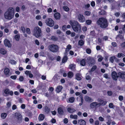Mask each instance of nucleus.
Instances as JSON below:
<instances>
[{
	"instance_id": "2",
	"label": "nucleus",
	"mask_w": 125,
	"mask_h": 125,
	"mask_svg": "<svg viewBox=\"0 0 125 125\" xmlns=\"http://www.w3.org/2000/svg\"><path fill=\"white\" fill-rule=\"evenodd\" d=\"M14 15V9L12 7L9 8L4 14L5 18L6 19L11 20L13 18Z\"/></svg>"
},
{
	"instance_id": "27",
	"label": "nucleus",
	"mask_w": 125,
	"mask_h": 125,
	"mask_svg": "<svg viewBox=\"0 0 125 125\" xmlns=\"http://www.w3.org/2000/svg\"><path fill=\"white\" fill-rule=\"evenodd\" d=\"M72 46L70 44H68L67 46L66 49L65 51L66 52H68L71 49Z\"/></svg>"
},
{
	"instance_id": "31",
	"label": "nucleus",
	"mask_w": 125,
	"mask_h": 125,
	"mask_svg": "<svg viewBox=\"0 0 125 125\" xmlns=\"http://www.w3.org/2000/svg\"><path fill=\"white\" fill-rule=\"evenodd\" d=\"M70 118H71L73 119H77V116L76 115H71L70 116Z\"/></svg>"
},
{
	"instance_id": "25",
	"label": "nucleus",
	"mask_w": 125,
	"mask_h": 125,
	"mask_svg": "<svg viewBox=\"0 0 125 125\" xmlns=\"http://www.w3.org/2000/svg\"><path fill=\"white\" fill-rule=\"evenodd\" d=\"M10 70L8 68H5L4 70V73L6 75L9 74V73Z\"/></svg>"
},
{
	"instance_id": "38",
	"label": "nucleus",
	"mask_w": 125,
	"mask_h": 125,
	"mask_svg": "<svg viewBox=\"0 0 125 125\" xmlns=\"http://www.w3.org/2000/svg\"><path fill=\"white\" fill-rule=\"evenodd\" d=\"M115 57L114 56L111 57L110 59V62L112 63L113 62L114 60L115 59Z\"/></svg>"
},
{
	"instance_id": "22",
	"label": "nucleus",
	"mask_w": 125,
	"mask_h": 125,
	"mask_svg": "<svg viewBox=\"0 0 125 125\" xmlns=\"http://www.w3.org/2000/svg\"><path fill=\"white\" fill-rule=\"evenodd\" d=\"M58 112L60 115H62L63 114V111L61 107H59L58 109Z\"/></svg>"
},
{
	"instance_id": "20",
	"label": "nucleus",
	"mask_w": 125,
	"mask_h": 125,
	"mask_svg": "<svg viewBox=\"0 0 125 125\" xmlns=\"http://www.w3.org/2000/svg\"><path fill=\"white\" fill-rule=\"evenodd\" d=\"M45 118L44 115L42 114L40 115L39 117V121H42Z\"/></svg>"
},
{
	"instance_id": "13",
	"label": "nucleus",
	"mask_w": 125,
	"mask_h": 125,
	"mask_svg": "<svg viewBox=\"0 0 125 125\" xmlns=\"http://www.w3.org/2000/svg\"><path fill=\"white\" fill-rule=\"evenodd\" d=\"M85 101L88 102H91L93 100L92 98L87 96H86L84 97Z\"/></svg>"
},
{
	"instance_id": "60",
	"label": "nucleus",
	"mask_w": 125,
	"mask_h": 125,
	"mask_svg": "<svg viewBox=\"0 0 125 125\" xmlns=\"http://www.w3.org/2000/svg\"><path fill=\"white\" fill-rule=\"evenodd\" d=\"M10 78L13 79H15L17 78V76L16 75L11 76Z\"/></svg>"
},
{
	"instance_id": "18",
	"label": "nucleus",
	"mask_w": 125,
	"mask_h": 125,
	"mask_svg": "<svg viewBox=\"0 0 125 125\" xmlns=\"http://www.w3.org/2000/svg\"><path fill=\"white\" fill-rule=\"evenodd\" d=\"M63 87L62 86L59 85L56 88V91L57 93H59L61 92Z\"/></svg>"
},
{
	"instance_id": "3",
	"label": "nucleus",
	"mask_w": 125,
	"mask_h": 125,
	"mask_svg": "<svg viewBox=\"0 0 125 125\" xmlns=\"http://www.w3.org/2000/svg\"><path fill=\"white\" fill-rule=\"evenodd\" d=\"M70 24L74 31L77 33L80 32L81 30V26L77 22L70 21Z\"/></svg>"
},
{
	"instance_id": "26",
	"label": "nucleus",
	"mask_w": 125,
	"mask_h": 125,
	"mask_svg": "<svg viewBox=\"0 0 125 125\" xmlns=\"http://www.w3.org/2000/svg\"><path fill=\"white\" fill-rule=\"evenodd\" d=\"M73 73L71 72H69L67 74V76L68 77L71 78L73 76Z\"/></svg>"
},
{
	"instance_id": "46",
	"label": "nucleus",
	"mask_w": 125,
	"mask_h": 125,
	"mask_svg": "<svg viewBox=\"0 0 125 125\" xmlns=\"http://www.w3.org/2000/svg\"><path fill=\"white\" fill-rule=\"evenodd\" d=\"M31 73V72L29 71H26L25 72V74H26L27 76L29 75L30 73Z\"/></svg>"
},
{
	"instance_id": "15",
	"label": "nucleus",
	"mask_w": 125,
	"mask_h": 125,
	"mask_svg": "<svg viewBox=\"0 0 125 125\" xmlns=\"http://www.w3.org/2000/svg\"><path fill=\"white\" fill-rule=\"evenodd\" d=\"M98 101L99 102V104H100V106L101 105H105L107 103V102L104 101V100L100 99H98Z\"/></svg>"
},
{
	"instance_id": "29",
	"label": "nucleus",
	"mask_w": 125,
	"mask_h": 125,
	"mask_svg": "<svg viewBox=\"0 0 125 125\" xmlns=\"http://www.w3.org/2000/svg\"><path fill=\"white\" fill-rule=\"evenodd\" d=\"M50 109L47 107L46 106L44 108V112L48 114L50 112Z\"/></svg>"
},
{
	"instance_id": "39",
	"label": "nucleus",
	"mask_w": 125,
	"mask_h": 125,
	"mask_svg": "<svg viewBox=\"0 0 125 125\" xmlns=\"http://www.w3.org/2000/svg\"><path fill=\"white\" fill-rule=\"evenodd\" d=\"M108 106L110 108L114 109L115 107V106L113 105L112 103H110L109 104Z\"/></svg>"
},
{
	"instance_id": "19",
	"label": "nucleus",
	"mask_w": 125,
	"mask_h": 125,
	"mask_svg": "<svg viewBox=\"0 0 125 125\" xmlns=\"http://www.w3.org/2000/svg\"><path fill=\"white\" fill-rule=\"evenodd\" d=\"M81 76V75L80 74L77 73L75 75V79L77 80L80 81L82 79Z\"/></svg>"
},
{
	"instance_id": "64",
	"label": "nucleus",
	"mask_w": 125,
	"mask_h": 125,
	"mask_svg": "<svg viewBox=\"0 0 125 125\" xmlns=\"http://www.w3.org/2000/svg\"><path fill=\"white\" fill-rule=\"evenodd\" d=\"M62 29L63 31H65L66 30V26L65 25H64L62 26Z\"/></svg>"
},
{
	"instance_id": "28",
	"label": "nucleus",
	"mask_w": 125,
	"mask_h": 125,
	"mask_svg": "<svg viewBox=\"0 0 125 125\" xmlns=\"http://www.w3.org/2000/svg\"><path fill=\"white\" fill-rule=\"evenodd\" d=\"M74 100V97H72L70 98L69 99V102L67 101L68 102H70L71 103L73 102Z\"/></svg>"
},
{
	"instance_id": "1",
	"label": "nucleus",
	"mask_w": 125,
	"mask_h": 125,
	"mask_svg": "<svg viewBox=\"0 0 125 125\" xmlns=\"http://www.w3.org/2000/svg\"><path fill=\"white\" fill-rule=\"evenodd\" d=\"M97 24L101 28L103 29L105 28L108 25L107 20L104 17L99 18L97 22Z\"/></svg>"
},
{
	"instance_id": "58",
	"label": "nucleus",
	"mask_w": 125,
	"mask_h": 125,
	"mask_svg": "<svg viewBox=\"0 0 125 125\" xmlns=\"http://www.w3.org/2000/svg\"><path fill=\"white\" fill-rule=\"evenodd\" d=\"M10 90L8 89H6L4 93L6 94H9V92Z\"/></svg>"
},
{
	"instance_id": "33",
	"label": "nucleus",
	"mask_w": 125,
	"mask_h": 125,
	"mask_svg": "<svg viewBox=\"0 0 125 125\" xmlns=\"http://www.w3.org/2000/svg\"><path fill=\"white\" fill-rule=\"evenodd\" d=\"M58 76L57 75H55L53 78V79L55 82H57L59 79V78H58Z\"/></svg>"
},
{
	"instance_id": "30",
	"label": "nucleus",
	"mask_w": 125,
	"mask_h": 125,
	"mask_svg": "<svg viewBox=\"0 0 125 125\" xmlns=\"http://www.w3.org/2000/svg\"><path fill=\"white\" fill-rule=\"evenodd\" d=\"M81 65L83 66L85 65L86 62H85V59H83L81 60L80 62Z\"/></svg>"
},
{
	"instance_id": "14",
	"label": "nucleus",
	"mask_w": 125,
	"mask_h": 125,
	"mask_svg": "<svg viewBox=\"0 0 125 125\" xmlns=\"http://www.w3.org/2000/svg\"><path fill=\"white\" fill-rule=\"evenodd\" d=\"M87 60L88 61L89 63L91 64H93L94 63V58L92 57H88L87 58Z\"/></svg>"
},
{
	"instance_id": "47",
	"label": "nucleus",
	"mask_w": 125,
	"mask_h": 125,
	"mask_svg": "<svg viewBox=\"0 0 125 125\" xmlns=\"http://www.w3.org/2000/svg\"><path fill=\"white\" fill-rule=\"evenodd\" d=\"M26 33L29 34H31V31L30 30V29L29 28H27L26 29Z\"/></svg>"
},
{
	"instance_id": "35",
	"label": "nucleus",
	"mask_w": 125,
	"mask_h": 125,
	"mask_svg": "<svg viewBox=\"0 0 125 125\" xmlns=\"http://www.w3.org/2000/svg\"><path fill=\"white\" fill-rule=\"evenodd\" d=\"M125 56V55L122 53H118L117 55V57L119 58H120L121 57H123Z\"/></svg>"
},
{
	"instance_id": "57",
	"label": "nucleus",
	"mask_w": 125,
	"mask_h": 125,
	"mask_svg": "<svg viewBox=\"0 0 125 125\" xmlns=\"http://www.w3.org/2000/svg\"><path fill=\"white\" fill-rule=\"evenodd\" d=\"M89 121L90 122L91 124H93L94 122V120L92 118H90L89 119Z\"/></svg>"
},
{
	"instance_id": "41",
	"label": "nucleus",
	"mask_w": 125,
	"mask_h": 125,
	"mask_svg": "<svg viewBox=\"0 0 125 125\" xmlns=\"http://www.w3.org/2000/svg\"><path fill=\"white\" fill-rule=\"evenodd\" d=\"M10 62L12 64H15L16 63V62L13 60H10Z\"/></svg>"
},
{
	"instance_id": "21",
	"label": "nucleus",
	"mask_w": 125,
	"mask_h": 125,
	"mask_svg": "<svg viewBox=\"0 0 125 125\" xmlns=\"http://www.w3.org/2000/svg\"><path fill=\"white\" fill-rule=\"evenodd\" d=\"M7 51L4 48H1L0 49V53L3 54H5L6 53Z\"/></svg>"
},
{
	"instance_id": "23",
	"label": "nucleus",
	"mask_w": 125,
	"mask_h": 125,
	"mask_svg": "<svg viewBox=\"0 0 125 125\" xmlns=\"http://www.w3.org/2000/svg\"><path fill=\"white\" fill-rule=\"evenodd\" d=\"M84 41L82 39L79 40L78 42V44L80 46H83L84 44Z\"/></svg>"
},
{
	"instance_id": "5",
	"label": "nucleus",
	"mask_w": 125,
	"mask_h": 125,
	"mask_svg": "<svg viewBox=\"0 0 125 125\" xmlns=\"http://www.w3.org/2000/svg\"><path fill=\"white\" fill-rule=\"evenodd\" d=\"M48 48L51 51L53 52H56L59 50V48L57 45L52 44L49 45Z\"/></svg>"
},
{
	"instance_id": "48",
	"label": "nucleus",
	"mask_w": 125,
	"mask_h": 125,
	"mask_svg": "<svg viewBox=\"0 0 125 125\" xmlns=\"http://www.w3.org/2000/svg\"><path fill=\"white\" fill-rule=\"evenodd\" d=\"M51 39L54 41H56L57 40L58 38L55 36H52L51 37Z\"/></svg>"
},
{
	"instance_id": "7",
	"label": "nucleus",
	"mask_w": 125,
	"mask_h": 125,
	"mask_svg": "<svg viewBox=\"0 0 125 125\" xmlns=\"http://www.w3.org/2000/svg\"><path fill=\"white\" fill-rule=\"evenodd\" d=\"M15 116L17 119L18 121L20 123L21 121L22 117L21 115L19 113H16L15 114Z\"/></svg>"
},
{
	"instance_id": "37",
	"label": "nucleus",
	"mask_w": 125,
	"mask_h": 125,
	"mask_svg": "<svg viewBox=\"0 0 125 125\" xmlns=\"http://www.w3.org/2000/svg\"><path fill=\"white\" fill-rule=\"evenodd\" d=\"M99 13L100 15H104L106 14V12L104 10H103L100 11Z\"/></svg>"
},
{
	"instance_id": "4",
	"label": "nucleus",
	"mask_w": 125,
	"mask_h": 125,
	"mask_svg": "<svg viewBox=\"0 0 125 125\" xmlns=\"http://www.w3.org/2000/svg\"><path fill=\"white\" fill-rule=\"evenodd\" d=\"M41 29L38 26H36L34 28L33 35L36 37L38 38L41 36Z\"/></svg>"
},
{
	"instance_id": "44",
	"label": "nucleus",
	"mask_w": 125,
	"mask_h": 125,
	"mask_svg": "<svg viewBox=\"0 0 125 125\" xmlns=\"http://www.w3.org/2000/svg\"><path fill=\"white\" fill-rule=\"evenodd\" d=\"M98 60L99 62H101L102 60L103 59V58L101 55H99L98 56Z\"/></svg>"
},
{
	"instance_id": "32",
	"label": "nucleus",
	"mask_w": 125,
	"mask_h": 125,
	"mask_svg": "<svg viewBox=\"0 0 125 125\" xmlns=\"http://www.w3.org/2000/svg\"><path fill=\"white\" fill-rule=\"evenodd\" d=\"M7 116V114L6 113H3L1 115V117L3 119L5 118Z\"/></svg>"
},
{
	"instance_id": "54",
	"label": "nucleus",
	"mask_w": 125,
	"mask_h": 125,
	"mask_svg": "<svg viewBox=\"0 0 125 125\" xmlns=\"http://www.w3.org/2000/svg\"><path fill=\"white\" fill-rule=\"evenodd\" d=\"M91 20H87L86 21V23L88 25H90L91 22Z\"/></svg>"
},
{
	"instance_id": "45",
	"label": "nucleus",
	"mask_w": 125,
	"mask_h": 125,
	"mask_svg": "<svg viewBox=\"0 0 125 125\" xmlns=\"http://www.w3.org/2000/svg\"><path fill=\"white\" fill-rule=\"evenodd\" d=\"M20 37V35L18 34L16 35L15 36V40L17 41H19Z\"/></svg>"
},
{
	"instance_id": "11",
	"label": "nucleus",
	"mask_w": 125,
	"mask_h": 125,
	"mask_svg": "<svg viewBox=\"0 0 125 125\" xmlns=\"http://www.w3.org/2000/svg\"><path fill=\"white\" fill-rule=\"evenodd\" d=\"M112 76L114 80H116L118 77L117 76V74L115 71L113 72L112 73Z\"/></svg>"
},
{
	"instance_id": "24",
	"label": "nucleus",
	"mask_w": 125,
	"mask_h": 125,
	"mask_svg": "<svg viewBox=\"0 0 125 125\" xmlns=\"http://www.w3.org/2000/svg\"><path fill=\"white\" fill-rule=\"evenodd\" d=\"M68 111L70 113H73L76 111L74 109L68 108L67 109Z\"/></svg>"
},
{
	"instance_id": "12",
	"label": "nucleus",
	"mask_w": 125,
	"mask_h": 125,
	"mask_svg": "<svg viewBox=\"0 0 125 125\" xmlns=\"http://www.w3.org/2000/svg\"><path fill=\"white\" fill-rule=\"evenodd\" d=\"M119 76V77L122 79H125V72L122 71L119 72L118 73Z\"/></svg>"
},
{
	"instance_id": "49",
	"label": "nucleus",
	"mask_w": 125,
	"mask_h": 125,
	"mask_svg": "<svg viewBox=\"0 0 125 125\" xmlns=\"http://www.w3.org/2000/svg\"><path fill=\"white\" fill-rule=\"evenodd\" d=\"M70 68L71 69H74L75 68V65L73 64H71L70 66Z\"/></svg>"
},
{
	"instance_id": "40",
	"label": "nucleus",
	"mask_w": 125,
	"mask_h": 125,
	"mask_svg": "<svg viewBox=\"0 0 125 125\" xmlns=\"http://www.w3.org/2000/svg\"><path fill=\"white\" fill-rule=\"evenodd\" d=\"M80 97L81 99V103H79V105L80 106H81L83 104V96H80Z\"/></svg>"
},
{
	"instance_id": "36",
	"label": "nucleus",
	"mask_w": 125,
	"mask_h": 125,
	"mask_svg": "<svg viewBox=\"0 0 125 125\" xmlns=\"http://www.w3.org/2000/svg\"><path fill=\"white\" fill-rule=\"evenodd\" d=\"M63 9L66 11H68L69 10V8L67 6H64L63 7Z\"/></svg>"
},
{
	"instance_id": "59",
	"label": "nucleus",
	"mask_w": 125,
	"mask_h": 125,
	"mask_svg": "<svg viewBox=\"0 0 125 125\" xmlns=\"http://www.w3.org/2000/svg\"><path fill=\"white\" fill-rule=\"evenodd\" d=\"M82 30L83 31H85L87 30V28L86 27L84 26L82 27Z\"/></svg>"
},
{
	"instance_id": "8",
	"label": "nucleus",
	"mask_w": 125,
	"mask_h": 125,
	"mask_svg": "<svg viewBox=\"0 0 125 125\" xmlns=\"http://www.w3.org/2000/svg\"><path fill=\"white\" fill-rule=\"evenodd\" d=\"M100 104L96 102H94L91 103L90 105V107L91 108H96L100 106Z\"/></svg>"
},
{
	"instance_id": "34",
	"label": "nucleus",
	"mask_w": 125,
	"mask_h": 125,
	"mask_svg": "<svg viewBox=\"0 0 125 125\" xmlns=\"http://www.w3.org/2000/svg\"><path fill=\"white\" fill-rule=\"evenodd\" d=\"M67 60V58L66 56H65L63 58L62 62V63L65 62Z\"/></svg>"
},
{
	"instance_id": "55",
	"label": "nucleus",
	"mask_w": 125,
	"mask_h": 125,
	"mask_svg": "<svg viewBox=\"0 0 125 125\" xmlns=\"http://www.w3.org/2000/svg\"><path fill=\"white\" fill-rule=\"evenodd\" d=\"M86 52L88 54H89L91 53V50L89 48L87 49H86Z\"/></svg>"
},
{
	"instance_id": "43",
	"label": "nucleus",
	"mask_w": 125,
	"mask_h": 125,
	"mask_svg": "<svg viewBox=\"0 0 125 125\" xmlns=\"http://www.w3.org/2000/svg\"><path fill=\"white\" fill-rule=\"evenodd\" d=\"M84 14L86 16H89L91 14V12L90 11H87L85 12Z\"/></svg>"
},
{
	"instance_id": "61",
	"label": "nucleus",
	"mask_w": 125,
	"mask_h": 125,
	"mask_svg": "<svg viewBox=\"0 0 125 125\" xmlns=\"http://www.w3.org/2000/svg\"><path fill=\"white\" fill-rule=\"evenodd\" d=\"M64 122L65 124H67L68 122V120L67 119L65 118L64 119Z\"/></svg>"
},
{
	"instance_id": "52",
	"label": "nucleus",
	"mask_w": 125,
	"mask_h": 125,
	"mask_svg": "<svg viewBox=\"0 0 125 125\" xmlns=\"http://www.w3.org/2000/svg\"><path fill=\"white\" fill-rule=\"evenodd\" d=\"M24 79V78L23 76H21L19 77V80L20 81L22 82L23 81Z\"/></svg>"
},
{
	"instance_id": "56",
	"label": "nucleus",
	"mask_w": 125,
	"mask_h": 125,
	"mask_svg": "<svg viewBox=\"0 0 125 125\" xmlns=\"http://www.w3.org/2000/svg\"><path fill=\"white\" fill-rule=\"evenodd\" d=\"M99 120L101 121H103L104 120V118L102 116H100L99 117Z\"/></svg>"
},
{
	"instance_id": "10",
	"label": "nucleus",
	"mask_w": 125,
	"mask_h": 125,
	"mask_svg": "<svg viewBox=\"0 0 125 125\" xmlns=\"http://www.w3.org/2000/svg\"><path fill=\"white\" fill-rule=\"evenodd\" d=\"M78 18L80 22H83L85 21L84 17L81 14H79L78 16Z\"/></svg>"
},
{
	"instance_id": "42",
	"label": "nucleus",
	"mask_w": 125,
	"mask_h": 125,
	"mask_svg": "<svg viewBox=\"0 0 125 125\" xmlns=\"http://www.w3.org/2000/svg\"><path fill=\"white\" fill-rule=\"evenodd\" d=\"M97 68V67L96 65H94L93 66L92 68L91 69V70L89 72H91L93 71L94 70H95Z\"/></svg>"
},
{
	"instance_id": "17",
	"label": "nucleus",
	"mask_w": 125,
	"mask_h": 125,
	"mask_svg": "<svg viewBox=\"0 0 125 125\" xmlns=\"http://www.w3.org/2000/svg\"><path fill=\"white\" fill-rule=\"evenodd\" d=\"M54 16L56 20H59L60 18L61 15L60 13L57 12L54 14Z\"/></svg>"
},
{
	"instance_id": "16",
	"label": "nucleus",
	"mask_w": 125,
	"mask_h": 125,
	"mask_svg": "<svg viewBox=\"0 0 125 125\" xmlns=\"http://www.w3.org/2000/svg\"><path fill=\"white\" fill-rule=\"evenodd\" d=\"M78 123L80 125H85L86 124L85 121L83 120H78Z\"/></svg>"
},
{
	"instance_id": "6",
	"label": "nucleus",
	"mask_w": 125,
	"mask_h": 125,
	"mask_svg": "<svg viewBox=\"0 0 125 125\" xmlns=\"http://www.w3.org/2000/svg\"><path fill=\"white\" fill-rule=\"evenodd\" d=\"M45 23L48 25L50 27L53 26L54 25V21L51 18L47 19Z\"/></svg>"
},
{
	"instance_id": "53",
	"label": "nucleus",
	"mask_w": 125,
	"mask_h": 125,
	"mask_svg": "<svg viewBox=\"0 0 125 125\" xmlns=\"http://www.w3.org/2000/svg\"><path fill=\"white\" fill-rule=\"evenodd\" d=\"M99 122L98 120H96L94 122V125H99Z\"/></svg>"
},
{
	"instance_id": "50",
	"label": "nucleus",
	"mask_w": 125,
	"mask_h": 125,
	"mask_svg": "<svg viewBox=\"0 0 125 125\" xmlns=\"http://www.w3.org/2000/svg\"><path fill=\"white\" fill-rule=\"evenodd\" d=\"M21 30L22 31L23 33H24L25 32V29L23 27H21Z\"/></svg>"
},
{
	"instance_id": "63",
	"label": "nucleus",
	"mask_w": 125,
	"mask_h": 125,
	"mask_svg": "<svg viewBox=\"0 0 125 125\" xmlns=\"http://www.w3.org/2000/svg\"><path fill=\"white\" fill-rule=\"evenodd\" d=\"M85 36L84 35H82L80 36V38L81 39H83L85 38Z\"/></svg>"
},
{
	"instance_id": "9",
	"label": "nucleus",
	"mask_w": 125,
	"mask_h": 125,
	"mask_svg": "<svg viewBox=\"0 0 125 125\" xmlns=\"http://www.w3.org/2000/svg\"><path fill=\"white\" fill-rule=\"evenodd\" d=\"M4 44L5 46L8 48L11 47L12 45L10 43V41L7 39H5L4 41Z\"/></svg>"
},
{
	"instance_id": "51",
	"label": "nucleus",
	"mask_w": 125,
	"mask_h": 125,
	"mask_svg": "<svg viewBox=\"0 0 125 125\" xmlns=\"http://www.w3.org/2000/svg\"><path fill=\"white\" fill-rule=\"evenodd\" d=\"M86 79V80H91V78L89 75H86L85 76Z\"/></svg>"
},
{
	"instance_id": "62",
	"label": "nucleus",
	"mask_w": 125,
	"mask_h": 125,
	"mask_svg": "<svg viewBox=\"0 0 125 125\" xmlns=\"http://www.w3.org/2000/svg\"><path fill=\"white\" fill-rule=\"evenodd\" d=\"M118 98L120 101H122L123 99V97L122 96L120 95L119 96Z\"/></svg>"
}]
</instances>
